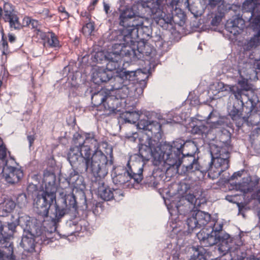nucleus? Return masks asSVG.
<instances>
[{"label":"nucleus","instance_id":"nucleus-1","mask_svg":"<svg viewBox=\"0 0 260 260\" xmlns=\"http://www.w3.org/2000/svg\"><path fill=\"white\" fill-rule=\"evenodd\" d=\"M76 145L71 147L68 154L70 163L80 172L90 171L101 176H106L108 166L113 160L108 161L107 156L99 149V144L93 134H86L85 139L77 134L74 136Z\"/></svg>","mask_w":260,"mask_h":260},{"label":"nucleus","instance_id":"nucleus-2","mask_svg":"<svg viewBox=\"0 0 260 260\" xmlns=\"http://www.w3.org/2000/svg\"><path fill=\"white\" fill-rule=\"evenodd\" d=\"M60 198L56 202L55 187L50 190H45L38 194L34 200V208L36 213L42 218H49L55 224L66 214L76 215L78 206L75 196L72 194L60 193Z\"/></svg>","mask_w":260,"mask_h":260},{"label":"nucleus","instance_id":"nucleus-3","mask_svg":"<svg viewBox=\"0 0 260 260\" xmlns=\"http://www.w3.org/2000/svg\"><path fill=\"white\" fill-rule=\"evenodd\" d=\"M221 146L213 144L210 146L211 159L207 164L202 165V172H208L209 178L214 180L230 167V153L231 147V136L229 133L221 135Z\"/></svg>","mask_w":260,"mask_h":260},{"label":"nucleus","instance_id":"nucleus-4","mask_svg":"<svg viewBox=\"0 0 260 260\" xmlns=\"http://www.w3.org/2000/svg\"><path fill=\"white\" fill-rule=\"evenodd\" d=\"M143 75L141 70L136 71H125L121 72L118 75L112 77L110 80L109 84L111 88L108 90L109 93H112L113 95L117 98L120 106H121L122 101L127 97L130 89L135 82H138L136 87V91L139 95L143 93L147 82L145 79H141L139 76Z\"/></svg>","mask_w":260,"mask_h":260},{"label":"nucleus","instance_id":"nucleus-5","mask_svg":"<svg viewBox=\"0 0 260 260\" xmlns=\"http://www.w3.org/2000/svg\"><path fill=\"white\" fill-rule=\"evenodd\" d=\"M133 14L128 11L121 12L119 16V24L122 28L111 32L109 36L111 41H115L131 47L135 46L139 37L138 29L132 27Z\"/></svg>","mask_w":260,"mask_h":260},{"label":"nucleus","instance_id":"nucleus-6","mask_svg":"<svg viewBox=\"0 0 260 260\" xmlns=\"http://www.w3.org/2000/svg\"><path fill=\"white\" fill-rule=\"evenodd\" d=\"M143 166L138 167L137 164H127V169L118 166L113 168L112 180L115 184L132 187L135 183L139 184L143 180Z\"/></svg>","mask_w":260,"mask_h":260},{"label":"nucleus","instance_id":"nucleus-7","mask_svg":"<svg viewBox=\"0 0 260 260\" xmlns=\"http://www.w3.org/2000/svg\"><path fill=\"white\" fill-rule=\"evenodd\" d=\"M145 53L146 54L147 52H144L142 49L138 48L135 49L130 46L116 42L112 46V51L108 52V59L106 62L107 69L112 72V71L118 69L120 67L119 62L124 55H133L140 59Z\"/></svg>","mask_w":260,"mask_h":260},{"label":"nucleus","instance_id":"nucleus-8","mask_svg":"<svg viewBox=\"0 0 260 260\" xmlns=\"http://www.w3.org/2000/svg\"><path fill=\"white\" fill-rule=\"evenodd\" d=\"M207 228H203L197 234V236L203 246H212L218 243V250L222 255L231 251L233 245V238L228 234L220 236L213 232H207Z\"/></svg>","mask_w":260,"mask_h":260},{"label":"nucleus","instance_id":"nucleus-9","mask_svg":"<svg viewBox=\"0 0 260 260\" xmlns=\"http://www.w3.org/2000/svg\"><path fill=\"white\" fill-rule=\"evenodd\" d=\"M137 159H141L142 164L136 163L138 167L142 166L151 157L153 158L154 165L159 166L164 162V156L162 153L161 146L159 143L151 138H147L144 144H141L139 147V154L137 155Z\"/></svg>","mask_w":260,"mask_h":260},{"label":"nucleus","instance_id":"nucleus-10","mask_svg":"<svg viewBox=\"0 0 260 260\" xmlns=\"http://www.w3.org/2000/svg\"><path fill=\"white\" fill-rule=\"evenodd\" d=\"M184 145L185 142L180 139H176L171 144L165 143L160 145L165 158L164 164L169 166L170 168L178 169L182 164Z\"/></svg>","mask_w":260,"mask_h":260},{"label":"nucleus","instance_id":"nucleus-11","mask_svg":"<svg viewBox=\"0 0 260 260\" xmlns=\"http://www.w3.org/2000/svg\"><path fill=\"white\" fill-rule=\"evenodd\" d=\"M198 150L196 143L192 141L185 142L183 149L184 155L182 159V164L186 168L187 172H193L196 171L201 172L202 165L198 161V158H196L194 154Z\"/></svg>","mask_w":260,"mask_h":260},{"label":"nucleus","instance_id":"nucleus-12","mask_svg":"<svg viewBox=\"0 0 260 260\" xmlns=\"http://www.w3.org/2000/svg\"><path fill=\"white\" fill-rule=\"evenodd\" d=\"M252 110V105L250 107L244 105L242 106V111L233 106L229 112V115L238 127H242L244 123H246L249 126L256 125L257 122L254 121V119L257 115L256 114H253Z\"/></svg>","mask_w":260,"mask_h":260},{"label":"nucleus","instance_id":"nucleus-13","mask_svg":"<svg viewBox=\"0 0 260 260\" xmlns=\"http://www.w3.org/2000/svg\"><path fill=\"white\" fill-rule=\"evenodd\" d=\"M91 102L94 107H104L106 110L114 111L120 107V103L112 93L101 90L93 93Z\"/></svg>","mask_w":260,"mask_h":260},{"label":"nucleus","instance_id":"nucleus-14","mask_svg":"<svg viewBox=\"0 0 260 260\" xmlns=\"http://www.w3.org/2000/svg\"><path fill=\"white\" fill-rule=\"evenodd\" d=\"M163 0L141 1L137 4V9L142 14L154 15V18L162 17L164 12L162 11L161 4Z\"/></svg>","mask_w":260,"mask_h":260},{"label":"nucleus","instance_id":"nucleus-15","mask_svg":"<svg viewBox=\"0 0 260 260\" xmlns=\"http://www.w3.org/2000/svg\"><path fill=\"white\" fill-rule=\"evenodd\" d=\"M136 125L138 128L147 131L146 133L147 138H151L159 143L163 134L161 124L160 122L147 119H141Z\"/></svg>","mask_w":260,"mask_h":260},{"label":"nucleus","instance_id":"nucleus-16","mask_svg":"<svg viewBox=\"0 0 260 260\" xmlns=\"http://www.w3.org/2000/svg\"><path fill=\"white\" fill-rule=\"evenodd\" d=\"M242 8L245 12L250 13L249 20L253 17L252 21V26L257 30L258 36H260V6L252 1H246L243 4Z\"/></svg>","mask_w":260,"mask_h":260},{"label":"nucleus","instance_id":"nucleus-17","mask_svg":"<svg viewBox=\"0 0 260 260\" xmlns=\"http://www.w3.org/2000/svg\"><path fill=\"white\" fill-rule=\"evenodd\" d=\"M197 202V199L193 194L188 193L182 197L178 203L176 207L180 214H185L194 208Z\"/></svg>","mask_w":260,"mask_h":260},{"label":"nucleus","instance_id":"nucleus-18","mask_svg":"<svg viewBox=\"0 0 260 260\" xmlns=\"http://www.w3.org/2000/svg\"><path fill=\"white\" fill-rule=\"evenodd\" d=\"M3 173L5 180L11 184L17 183L23 176L22 170L14 167H6L4 168Z\"/></svg>","mask_w":260,"mask_h":260},{"label":"nucleus","instance_id":"nucleus-19","mask_svg":"<svg viewBox=\"0 0 260 260\" xmlns=\"http://www.w3.org/2000/svg\"><path fill=\"white\" fill-rule=\"evenodd\" d=\"M16 256L14 254L12 243L10 239L4 238L0 239V260H15Z\"/></svg>","mask_w":260,"mask_h":260},{"label":"nucleus","instance_id":"nucleus-20","mask_svg":"<svg viewBox=\"0 0 260 260\" xmlns=\"http://www.w3.org/2000/svg\"><path fill=\"white\" fill-rule=\"evenodd\" d=\"M104 177H94L93 185L97 186L98 196L105 201H110L112 199V189L106 186L102 179Z\"/></svg>","mask_w":260,"mask_h":260},{"label":"nucleus","instance_id":"nucleus-21","mask_svg":"<svg viewBox=\"0 0 260 260\" xmlns=\"http://www.w3.org/2000/svg\"><path fill=\"white\" fill-rule=\"evenodd\" d=\"M138 15L140 16L139 17H135L134 15L133 14V24H132V27L133 28H136L138 29V34H139V28L142 26L143 25L145 24V23L149 24V20L145 18L146 16H149L152 18L153 19L156 20V21L157 20H163L165 21H166L167 23H169L171 21V20L166 21L165 17L166 16V14L164 13V15L162 16V17L160 18H154V15H148L147 14H142L140 13V11L138 10Z\"/></svg>","mask_w":260,"mask_h":260},{"label":"nucleus","instance_id":"nucleus-22","mask_svg":"<svg viewBox=\"0 0 260 260\" xmlns=\"http://www.w3.org/2000/svg\"><path fill=\"white\" fill-rule=\"evenodd\" d=\"M111 77L112 72L103 68H98L92 73V80L95 84L100 85L103 83L109 82Z\"/></svg>","mask_w":260,"mask_h":260},{"label":"nucleus","instance_id":"nucleus-23","mask_svg":"<svg viewBox=\"0 0 260 260\" xmlns=\"http://www.w3.org/2000/svg\"><path fill=\"white\" fill-rule=\"evenodd\" d=\"M245 21L240 17L234 19L233 20L228 22L225 27L226 30L234 36L239 34L240 31L242 30L244 27Z\"/></svg>","mask_w":260,"mask_h":260},{"label":"nucleus","instance_id":"nucleus-24","mask_svg":"<svg viewBox=\"0 0 260 260\" xmlns=\"http://www.w3.org/2000/svg\"><path fill=\"white\" fill-rule=\"evenodd\" d=\"M194 215L200 228L205 226L207 228L208 224L209 225V223L211 221V215L208 213L199 210Z\"/></svg>","mask_w":260,"mask_h":260},{"label":"nucleus","instance_id":"nucleus-25","mask_svg":"<svg viewBox=\"0 0 260 260\" xmlns=\"http://www.w3.org/2000/svg\"><path fill=\"white\" fill-rule=\"evenodd\" d=\"M223 88L224 89L223 90L228 91L234 94L235 98L238 100L240 101L242 105L243 106L244 105V102L242 99V95L247 96L246 93L244 92L241 89H240L237 86H231V85H225L223 86Z\"/></svg>","mask_w":260,"mask_h":260},{"label":"nucleus","instance_id":"nucleus-26","mask_svg":"<svg viewBox=\"0 0 260 260\" xmlns=\"http://www.w3.org/2000/svg\"><path fill=\"white\" fill-rule=\"evenodd\" d=\"M207 123L210 125V127L212 128H219L224 125L223 118L219 117L213 112H211L208 115Z\"/></svg>","mask_w":260,"mask_h":260},{"label":"nucleus","instance_id":"nucleus-27","mask_svg":"<svg viewBox=\"0 0 260 260\" xmlns=\"http://www.w3.org/2000/svg\"><path fill=\"white\" fill-rule=\"evenodd\" d=\"M36 239L27 236H23L20 243L24 251L32 252L35 250Z\"/></svg>","mask_w":260,"mask_h":260},{"label":"nucleus","instance_id":"nucleus-28","mask_svg":"<svg viewBox=\"0 0 260 260\" xmlns=\"http://www.w3.org/2000/svg\"><path fill=\"white\" fill-rule=\"evenodd\" d=\"M16 206L15 203L11 200H5L0 204V216H6Z\"/></svg>","mask_w":260,"mask_h":260},{"label":"nucleus","instance_id":"nucleus-29","mask_svg":"<svg viewBox=\"0 0 260 260\" xmlns=\"http://www.w3.org/2000/svg\"><path fill=\"white\" fill-rule=\"evenodd\" d=\"M2 9L0 19H3L4 21L16 14L14 7L9 3H5Z\"/></svg>","mask_w":260,"mask_h":260},{"label":"nucleus","instance_id":"nucleus-30","mask_svg":"<svg viewBox=\"0 0 260 260\" xmlns=\"http://www.w3.org/2000/svg\"><path fill=\"white\" fill-rule=\"evenodd\" d=\"M25 229L28 231L29 235L35 239L38 237L43 232L40 226L34 224L28 220H26Z\"/></svg>","mask_w":260,"mask_h":260},{"label":"nucleus","instance_id":"nucleus-31","mask_svg":"<svg viewBox=\"0 0 260 260\" xmlns=\"http://www.w3.org/2000/svg\"><path fill=\"white\" fill-rule=\"evenodd\" d=\"M148 24V25L144 24L141 27L139 28V36L135 43H138L139 40H148L151 37V35L152 34V30L150 23Z\"/></svg>","mask_w":260,"mask_h":260},{"label":"nucleus","instance_id":"nucleus-32","mask_svg":"<svg viewBox=\"0 0 260 260\" xmlns=\"http://www.w3.org/2000/svg\"><path fill=\"white\" fill-rule=\"evenodd\" d=\"M43 39H47V41L44 42V43L45 46L47 45L52 48H56L59 46V42L57 36L52 31L48 32V34H46V37L44 38Z\"/></svg>","mask_w":260,"mask_h":260},{"label":"nucleus","instance_id":"nucleus-33","mask_svg":"<svg viewBox=\"0 0 260 260\" xmlns=\"http://www.w3.org/2000/svg\"><path fill=\"white\" fill-rule=\"evenodd\" d=\"M23 21L26 22V26L31 27L32 28H35L36 30L37 31V35L40 36L41 39H44V38L46 37V34L41 31L39 28V23L38 21L31 19L28 17H25Z\"/></svg>","mask_w":260,"mask_h":260},{"label":"nucleus","instance_id":"nucleus-34","mask_svg":"<svg viewBox=\"0 0 260 260\" xmlns=\"http://www.w3.org/2000/svg\"><path fill=\"white\" fill-rule=\"evenodd\" d=\"M122 118L124 123H136L139 118V115L136 112H126L122 116Z\"/></svg>","mask_w":260,"mask_h":260},{"label":"nucleus","instance_id":"nucleus-35","mask_svg":"<svg viewBox=\"0 0 260 260\" xmlns=\"http://www.w3.org/2000/svg\"><path fill=\"white\" fill-rule=\"evenodd\" d=\"M5 22H9L11 29L15 30H20L23 28V25L19 21V18L17 14L5 21Z\"/></svg>","mask_w":260,"mask_h":260},{"label":"nucleus","instance_id":"nucleus-36","mask_svg":"<svg viewBox=\"0 0 260 260\" xmlns=\"http://www.w3.org/2000/svg\"><path fill=\"white\" fill-rule=\"evenodd\" d=\"M208 227H209L211 230L212 232H213L216 234L219 235L220 236H223V234H226L222 231L223 223L215 221L214 220L211 221L208 225Z\"/></svg>","mask_w":260,"mask_h":260},{"label":"nucleus","instance_id":"nucleus-37","mask_svg":"<svg viewBox=\"0 0 260 260\" xmlns=\"http://www.w3.org/2000/svg\"><path fill=\"white\" fill-rule=\"evenodd\" d=\"M257 34L256 36L253 38H251L249 41H247V43L244 45V49L247 51L252 50L255 48L259 44L260 41L259 37Z\"/></svg>","mask_w":260,"mask_h":260},{"label":"nucleus","instance_id":"nucleus-38","mask_svg":"<svg viewBox=\"0 0 260 260\" xmlns=\"http://www.w3.org/2000/svg\"><path fill=\"white\" fill-rule=\"evenodd\" d=\"M210 129L208 126L205 125H194L192 128V133L194 134L201 135L202 137H206L208 134Z\"/></svg>","mask_w":260,"mask_h":260},{"label":"nucleus","instance_id":"nucleus-39","mask_svg":"<svg viewBox=\"0 0 260 260\" xmlns=\"http://www.w3.org/2000/svg\"><path fill=\"white\" fill-rule=\"evenodd\" d=\"M186 225L187 226L188 233H191L194 230L200 229V228H199V225H198V222H197L196 216L194 215L187 219Z\"/></svg>","mask_w":260,"mask_h":260},{"label":"nucleus","instance_id":"nucleus-40","mask_svg":"<svg viewBox=\"0 0 260 260\" xmlns=\"http://www.w3.org/2000/svg\"><path fill=\"white\" fill-rule=\"evenodd\" d=\"M84 203L86 206L85 209L88 210H92L94 214L98 213L97 208L101 207V204L97 202L95 200H87L85 199Z\"/></svg>","mask_w":260,"mask_h":260},{"label":"nucleus","instance_id":"nucleus-41","mask_svg":"<svg viewBox=\"0 0 260 260\" xmlns=\"http://www.w3.org/2000/svg\"><path fill=\"white\" fill-rule=\"evenodd\" d=\"M43 176V182L45 184L48 183L49 185H51L54 184L55 175L53 173L46 170L44 171Z\"/></svg>","mask_w":260,"mask_h":260},{"label":"nucleus","instance_id":"nucleus-42","mask_svg":"<svg viewBox=\"0 0 260 260\" xmlns=\"http://www.w3.org/2000/svg\"><path fill=\"white\" fill-rule=\"evenodd\" d=\"M260 184V178H255L251 180L250 183V185H253L254 187H258ZM251 198L253 199L257 200L260 203V188L254 191L251 195Z\"/></svg>","mask_w":260,"mask_h":260},{"label":"nucleus","instance_id":"nucleus-43","mask_svg":"<svg viewBox=\"0 0 260 260\" xmlns=\"http://www.w3.org/2000/svg\"><path fill=\"white\" fill-rule=\"evenodd\" d=\"M15 204L20 208L26 207L28 204V199L26 194L24 193L19 194L17 197Z\"/></svg>","mask_w":260,"mask_h":260},{"label":"nucleus","instance_id":"nucleus-44","mask_svg":"<svg viewBox=\"0 0 260 260\" xmlns=\"http://www.w3.org/2000/svg\"><path fill=\"white\" fill-rule=\"evenodd\" d=\"M94 61L99 63L106 62L108 59V53L106 54L103 51L96 52L93 56Z\"/></svg>","mask_w":260,"mask_h":260},{"label":"nucleus","instance_id":"nucleus-45","mask_svg":"<svg viewBox=\"0 0 260 260\" xmlns=\"http://www.w3.org/2000/svg\"><path fill=\"white\" fill-rule=\"evenodd\" d=\"M16 228V225L15 223L13 222L8 223V229L9 230V233H6L4 231V234L2 235V238H5V239H10L15 231Z\"/></svg>","mask_w":260,"mask_h":260},{"label":"nucleus","instance_id":"nucleus-46","mask_svg":"<svg viewBox=\"0 0 260 260\" xmlns=\"http://www.w3.org/2000/svg\"><path fill=\"white\" fill-rule=\"evenodd\" d=\"M71 165L73 168H74V169L70 173L69 176L67 178H71L74 177L75 175H79V173L80 174H90L91 175H92L94 177L98 178V177H105V176H101L99 175H98L90 172V171H87V172H81L80 171H79L75 166H73L71 163H70Z\"/></svg>","mask_w":260,"mask_h":260},{"label":"nucleus","instance_id":"nucleus-47","mask_svg":"<svg viewBox=\"0 0 260 260\" xmlns=\"http://www.w3.org/2000/svg\"><path fill=\"white\" fill-rule=\"evenodd\" d=\"M82 178H81L79 175H75L73 177L67 178V181H68L69 185H73L74 187L77 188L80 184V182L82 181Z\"/></svg>","mask_w":260,"mask_h":260},{"label":"nucleus","instance_id":"nucleus-48","mask_svg":"<svg viewBox=\"0 0 260 260\" xmlns=\"http://www.w3.org/2000/svg\"><path fill=\"white\" fill-rule=\"evenodd\" d=\"M238 84L240 86L241 89L244 92H246L251 89L250 85L248 83L247 80L242 79L238 81Z\"/></svg>","mask_w":260,"mask_h":260},{"label":"nucleus","instance_id":"nucleus-49","mask_svg":"<svg viewBox=\"0 0 260 260\" xmlns=\"http://www.w3.org/2000/svg\"><path fill=\"white\" fill-rule=\"evenodd\" d=\"M94 26L92 23H87L82 27L83 33L86 35H90L94 30Z\"/></svg>","mask_w":260,"mask_h":260},{"label":"nucleus","instance_id":"nucleus-50","mask_svg":"<svg viewBox=\"0 0 260 260\" xmlns=\"http://www.w3.org/2000/svg\"><path fill=\"white\" fill-rule=\"evenodd\" d=\"M50 239L48 238L43 232L36 239V243L40 244H46L49 243Z\"/></svg>","mask_w":260,"mask_h":260},{"label":"nucleus","instance_id":"nucleus-51","mask_svg":"<svg viewBox=\"0 0 260 260\" xmlns=\"http://www.w3.org/2000/svg\"><path fill=\"white\" fill-rule=\"evenodd\" d=\"M112 189V194L113 195V197H112V199H114L116 201H119L122 199V198L123 197V192L122 191L119 189Z\"/></svg>","mask_w":260,"mask_h":260},{"label":"nucleus","instance_id":"nucleus-52","mask_svg":"<svg viewBox=\"0 0 260 260\" xmlns=\"http://www.w3.org/2000/svg\"><path fill=\"white\" fill-rule=\"evenodd\" d=\"M152 41L155 43L156 47H161L163 45V40L161 36L159 35H155L151 36Z\"/></svg>","mask_w":260,"mask_h":260},{"label":"nucleus","instance_id":"nucleus-53","mask_svg":"<svg viewBox=\"0 0 260 260\" xmlns=\"http://www.w3.org/2000/svg\"><path fill=\"white\" fill-rule=\"evenodd\" d=\"M3 33L2 39V52L3 54H7L8 52V45L6 39L4 38L3 29L2 30Z\"/></svg>","mask_w":260,"mask_h":260},{"label":"nucleus","instance_id":"nucleus-54","mask_svg":"<svg viewBox=\"0 0 260 260\" xmlns=\"http://www.w3.org/2000/svg\"><path fill=\"white\" fill-rule=\"evenodd\" d=\"M189 260H205L204 254L199 252V250H196L193 255L191 256Z\"/></svg>","mask_w":260,"mask_h":260},{"label":"nucleus","instance_id":"nucleus-55","mask_svg":"<svg viewBox=\"0 0 260 260\" xmlns=\"http://www.w3.org/2000/svg\"><path fill=\"white\" fill-rule=\"evenodd\" d=\"M222 19L220 15H215L212 19L211 24L212 26H217L219 25Z\"/></svg>","mask_w":260,"mask_h":260},{"label":"nucleus","instance_id":"nucleus-56","mask_svg":"<svg viewBox=\"0 0 260 260\" xmlns=\"http://www.w3.org/2000/svg\"><path fill=\"white\" fill-rule=\"evenodd\" d=\"M7 155L6 148L3 144L0 145V159L4 160Z\"/></svg>","mask_w":260,"mask_h":260},{"label":"nucleus","instance_id":"nucleus-57","mask_svg":"<svg viewBox=\"0 0 260 260\" xmlns=\"http://www.w3.org/2000/svg\"><path fill=\"white\" fill-rule=\"evenodd\" d=\"M242 175V173L240 171L235 172L231 177L224 178L226 181L229 182L232 180H234L235 179L237 178L238 177H240Z\"/></svg>","mask_w":260,"mask_h":260},{"label":"nucleus","instance_id":"nucleus-58","mask_svg":"<svg viewBox=\"0 0 260 260\" xmlns=\"http://www.w3.org/2000/svg\"><path fill=\"white\" fill-rule=\"evenodd\" d=\"M138 134L137 132L133 133L132 135L130 134H126L125 137L128 140L131 141H135L136 138L138 137Z\"/></svg>","mask_w":260,"mask_h":260},{"label":"nucleus","instance_id":"nucleus-59","mask_svg":"<svg viewBox=\"0 0 260 260\" xmlns=\"http://www.w3.org/2000/svg\"><path fill=\"white\" fill-rule=\"evenodd\" d=\"M260 133V127H257L255 128H254L251 133V134H250V138H253L254 139L255 138V137H257L259 134Z\"/></svg>","mask_w":260,"mask_h":260},{"label":"nucleus","instance_id":"nucleus-60","mask_svg":"<svg viewBox=\"0 0 260 260\" xmlns=\"http://www.w3.org/2000/svg\"><path fill=\"white\" fill-rule=\"evenodd\" d=\"M181 190L184 192H187L190 188V185L186 182L181 183Z\"/></svg>","mask_w":260,"mask_h":260},{"label":"nucleus","instance_id":"nucleus-61","mask_svg":"<svg viewBox=\"0 0 260 260\" xmlns=\"http://www.w3.org/2000/svg\"><path fill=\"white\" fill-rule=\"evenodd\" d=\"M222 0H209V6L212 8L215 7L217 5L219 4Z\"/></svg>","mask_w":260,"mask_h":260},{"label":"nucleus","instance_id":"nucleus-62","mask_svg":"<svg viewBox=\"0 0 260 260\" xmlns=\"http://www.w3.org/2000/svg\"><path fill=\"white\" fill-rule=\"evenodd\" d=\"M150 182H146L145 183L146 184H148L149 186H153L154 187H156L157 185V183H156L154 181V180H155L154 177L153 176H150Z\"/></svg>","mask_w":260,"mask_h":260},{"label":"nucleus","instance_id":"nucleus-63","mask_svg":"<svg viewBox=\"0 0 260 260\" xmlns=\"http://www.w3.org/2000/svg\"><path fill=\"white\" fill-rule=\"evenodd\" d=\"M27 139L29 142V146H31L35 140V136L33 135H28L27 137Z\"/></svg>","mask_w":260,"mask_h":260},{"label":"nucleus","instance_id":"nucleus-64","mask_svg":"<svg viewBox=\"0 0 260 260\" xmlns=\"http://www.w3.org/2000/svg\"><path fill=\"white\" fill-rule=\"evenodd\" d=\"M110 7L108 4L104 3V9L106 14H108L109 11L110 10Z\"/></svg>","mask_w":260,"mask_h":260}]
</instances>
